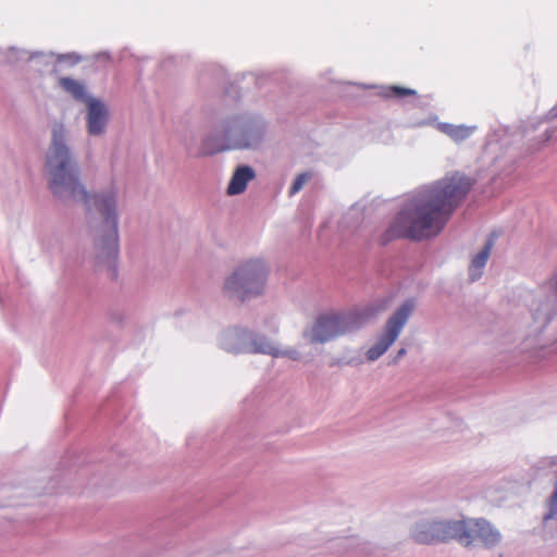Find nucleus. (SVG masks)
I'll return each instance as SVG.
<instances>
[{
  "mask_svg": "<svg viewBox=\"0 0 557 557\" xmlns=\"http://www.w3.org/2000/svg\"><path fill=\"white\" fill-rule=\"evenodd\" d=\"M412 536L417 543L428 545L457 540L465 546L480 541L484 546L493 547L500 541L499 533L484 519L424 522L416 527Z\"/></svg>",
  "mask_w": 557,
  "mask_h": 557,
  "instance_id": "nucleus-3",
  "label": "nucleus"
},
{
  "mask_svg": "<svg viewBox=\"0 0 557 557\" xmlns=\"http://www.w3.org/2000/svg\"><path fill=\"white\" fill-rule=\"evenodd\" d=\"M549 285L550 287L553 288V290L556 293L557 295V272L555 273V275L550 278L549 281Z\"/></svg>",
  "mask_w": 557,
  "mask_h": 557,
  "instance_id": "nucleus-16",
  "label": "nucleus"
},
{
  "mask_svg": "<svg viewBox=\"0 0 557 557\" xmlns=\"http://www.w3.org/2000/svg\"><path fill=\"white\" fill-rule=\"evenodd\" d=\"M443 133L448 135L455 141H462L471 136L474 127H469L465 125H453V124H443L441 126Z\"/></svg>",
  "mask_w": 557,
  "mask_h": 557,
  "instance_id": "nucleus-11",
  "label": "nucleus"
},
{
  "mask_svg": "<svg viewBox=\"0 0 557 557\" xmlns=\"http://www.w3.org/2000/svg\"><path fill=\"white\" fill-rule=\"evenodd\" d=\"M111 272H112V274H111V275H112L113 277H115V275H116L115 268H112V269H111Z\"/></svg>",
  "mask_w": 557,
  "mask_h": 557,
  "instance_id": "nucleus-18",
  "label": "nucleus"
},
{
  "mask_svg": "<svg viewBox=\"0 0 557 557\" xmlns=\"http://www.w3.org/2000/svg\"><path fill=\"white\" fill-rule=\"evenodd\" d=\"M391 92L393 96H396V97H405V96L416 95V91L413 89L398 87V86L391 87Z\"/></svg>",
  "mask_w": 557,
  "mask_h": 557,
  "instance_id": "nucleus-15",
  "label": "nucleus"
},
{
  "mask_svg": "<svg viewBox=\"0 0 557 557\" xmlns=\"http://www.w3.org/2000/svg\"><path fill=\"white\" fill-rule=\"evenodd\" d=\"M49 186L52 194L60 199H73L86 205L91 202L101 213V227L96 232L95 245L98 258L106 259L114 265L119 252L117 222L115 198L112 194L90 196L78 180L76 165L72 162L69 148L63 143V128L53 131V139L47 156Z\"/></svg>",
  "mask_w": 557,
  "mask_h": 557,
  "instance_id": "nucleus-2",
  "label": "nucleus"
},
{
  "mask_svg": "<svg viewBox=\"0 0 557 557\" xmlns=\"http://www.w3.org/2000/svg\"><path fill=\"white\" fill-rule=\"evenodd\" d=\"M255 177V171L248 165L238 166L227 186L228 195H238L245 191L248 182Z\"/></svg>",
  "mask_w": 557,
  "mask_h": 557,
  "instance_id": "nucleus-9",
  "label": "nucleus"
},
{
  "mask_svg": "<svg viewBox=\"0 0 557 557\" xmlns=\"http://www.w3.org/2000/svg\"><path fill=\"white\" fill-rule=\"evenodd\" d=\"M252 352H261L273 357H287L293 360L299 358V354L295 349L280 350L273 343L263 336L256 337L251 343Z\"/></svg>",
  "mask_w": 557,
  "mask_h": 557,
  "instance_id": "nucleus-8",
  "label": "nucleus"
},
{
  "mask_svg": "<svg viewBox=\"0 0 557 557\" xmlns=\"http://www.w3.org/2000/svg\"><path fill=\"white\" fill-rule=\"evenodd\" d=\"M472 186L471 178L455 173L423 188L395 216L384 234V242L395 238L421 240L436 236Z\"/></svg>",
  "mask_w": 557,
  "mask_h": 557,
  "instance_id": "nucleus-1",
  "label": "nucleus"
},
{
  "mask_svg": "<svg viewBox=\"0 0 557 557\" xmlns=\"http://www.w3.org/2000/svg\"><path fill=\"white\" fill-rule=\"evenodd\" d=\"M311 178V174L309 172H304V173H300L299 175L296 176L295 181L293 182L292 186H290V189H289V195H295L297 194L298 191H300L304 187V185Z\"/></svg>",
  "mask_w": 557,
  "mask_h": 557,
  "instance_id": "nucleus-14",
  "label": "nucleus"
},
{
  "mask_svg": "<svg viewBox=\"0 0 557 557\" xmlns=\"http://www.w3.org/2000/svg\"><path fill=\"white\" fill-rule=\"evenodd\" d=\"M108 122L106 106L96 99L88 100L87 127L90 135L103 133Z\"/></svg>",
  "mask_w": 557,
  "mask_h": 557,
  "instance_id": "nucleus-7",
  "label": "nucleus"
},
{
  "mask_svg": "<svg viewBox=\"0 0 557 557\" xmlns=\"http://www.w3.org/2000/svg\"><path fill=\"white\" fill-rule=\"evenodd\" d=\"M252 145H253V143L245 137L243 139H237V140L233 141L232 144H228L227 146H221V147H218V148H210L209 147V140H206L203 143L202 152L205 154H213V153H216L219 151H223L225 149H245V148L251 147Z\"/></svg>",
  "mask_w": 557,
  "mask_h": 557,
  "instance_id": "nucleus-12",
  "label": "nucleus"
},
{
  "mask_svg": "<svg viewBox=\"0 0 557 557\" xmlns=\"http://www.w3.org/2000/svg\"><path fill=\"white\" fill-rule=\"evenodd\" d=\"M357 321L358 318L355 314L322 313L315 319L311 327L305 332V337L310 343L322 344L351 332L358 326Z\"/></svg>",
  "mask_w": 557,
  "mask_h": 557,
  "instance_id": "nucleus-5",
  "label": "nucleus"
},
{
  "mask_svg": "<svg viewBox=\"0 0 557 557\" xmlns=\"http://www.w3.org/2000/svg\"><path fill=\"white\" fill-rule=\"evenodd\" d=\"M412 310L413 302L407 301L391 317L383 334L379 337L377 342L368 349V360H376L394 344Z\"/></svg>",
  "mask_w": 557,
  "mask_h": 557,
  "instance_id": "nucleus-6",
  "label": "nucleus"
},
{
  "mask_svg": "<svg viewBox=\"0 0 557 557\" xmlns=\"http://www.w3.org/2000/svg\"><path fill=\"white\" fill-rule=\"evenodd\" d=\"M495 242V235H491V237L486 240L483 249L474 256V258L471 261L470 265V275L472 280H475L481 276V270L486 264L488 257L491 255V251L493 249Z\"/></svg>",
  "mask_w": 557,
  "mask_h": 557,
  "instance_id": "nucleus-10",
  "label": "nucleus"
},
{
  "mask_svg": "<svg viewBox=\"0 0 557 557\" xmlns=\"http://www.w3.org/2000/svg\"><path fill=\"white\" fill-rule=\"evenodd\" d=\"M405 355H406V349L401 348V349L398 350V352L396 355V359H399V358H401Z\"/></svg>",
  "mask_w": 557,
  "mask_h": 557,
  "instance_id": "nucleus-17",
  "label": "nucleus"
},
{
  "mask_svg": "<svg viewBox=\"0 0 557 557\" xmlns=\"http://www.w3.org/2000/svg\"><path fill=\"white\" fill-rule=\"evenodd\" d=\"M267 276L268 269L261 260H249L227 277L224 293L230 299L244 302L262 293Z\"/></svg>",
  "mask_w": 557,
  "mask_h": 557,
  "instance_id": "nucleus-4",
  "label": "nucleus"
},
{
  "mask_svg": "<svg viewBox=\"0 0 557 557\" xmlns=\"http://www.w3.org/2000/svg\"><path fill=\"white\" fill-rule=\"evenodd\" d=\"M59 84L64 90L70 92L74 98H76L78 100L85 99V96H86L85 88L78 82H76L72 78L63 77V78H60Z\"/></svg>",
  "mask_w": 557,
  "mask_h": 557,
  "instance_id": "nucleus-13",
  "label": "nucleus"
}]
</instances>
